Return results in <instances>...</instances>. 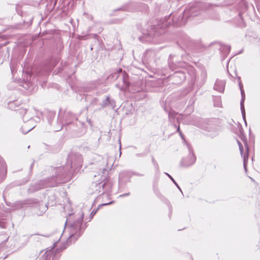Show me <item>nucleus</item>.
Here are the masks:
<instances>
[{
    "mask_svg": "<svg viewBox=\"0 0 260 260\" xmlns=\"http://www.w3.org/2000/svg\"><path fill=\"white\" fill-rule=\"evenodd\" d=\"M64 210L66 214L69 216L67 219L65 230L70 232L69 238L71 240L72 239H76L80 236L78 232L83 218V213L82 212L80 213L76 217V221L73 222L72 205L70 202L64 205Z\"/></svg>",
    "mask_w": 260,
    "mask_h": 260,
    "instance_id": "1",
    "label": "nucleus"
},
{
    "mask_svg": "<svg viewBox=\"0 0 260 260\" xmlns=\"http://www.w3.org/2000/svg\"><path fill=\"white\" fill-rule=\"evenodd\" d=\"M104 197H105V199H103L104 200H105L106 202H107V201H109L108 202H105V203H103L101 205H109L111 203H113V201H110L111 199H110V196H103Z\"/></svg>",
    "mask_w": 260,
    "mask_h": 260,
    "instance_id": "2",
    "label": "nucleus"
},
{
    "mask_svg": "<svg viewBox=\"0 0 260 260\" xmlns=\"http://www.w3.org/2000/svg\"><path fill=\"white\" fill-rule=\"evenodd\" d=\"M245 147H246V149L247 154H245L244 155V156H243L244 164H245L246 160L247 159V158H248V154H247V153H248V146H247V144L246 143H245Z\"/></svg>",
    "mask_w": 260,
    "mask_h": 260,
    "instance_id": "3",
    "label": "nucleus"
},
{
    "mask_svg": "<svg viewBox=\"0 0 260 260\" xmlns=\"http://www.w3.org/2000/svg\"><path fill=\"white\" fill-rule=\"evenodd\" d=\"M238 145H239V149H240L241 154V155H242L243 154V146H242L241 143H240L239 142H238Z\"/></svg>",
    "mask_w": 260,
    "mask_h": 260,
    "instance_id": "4",
    "label": "nucleus"
},
{
    "mask_svg": "<svg viewBox=\"0 0 260 260\" xmlns=\"http://www.w3.org/2000/svg\"><path fill=\"white\" fill-rule=\"evenodd\" d=\"M243 99L242 100V101H241V109H242L243 108Z\"/></svg>",
    "mask_w": 260,
    "mask_h": 260,
    "instance_id": "5",
    "label": "nucleus"
},
{
    "mask_svg": "<svg viewBox=\"0 0 260 260\" xmlns=\"http://www.w3.org/2000/svg\"><path fill=\"white\" fill-rule=\"evenodd\" d=\"M103 186V185L101 184H99L97 185V187L98 188H101V187Z\"/></svg>",
    "mask_w": 260,
    "mask_h": 260,
    "instance_id": "6",
    "label": "nucleus"
},
{
    "mask_svg": "<svg viewBox=\"0 0 260 260\" xmlns=\"http://www.w3.org/2000/svg\"><path fill=\"white\" fill-rule=\"evenodd\" d=\"M168 176H169V177L172 179V180L175 183V181L174 180V179L172 178V177L171 176H170L169 175H168Z\"/></svg>",
    "mask_w": 260,
    "mask_h": 260,
    "instance_id": "7",
    "label": "nucleus"
},
{
    "mask_svg": "<svg viewBox=\"0 0 260 260\" xmlns=\"http://www.w3.org/2000/svg\"><path fill=\"white\" fill-rule=\"evenodd\" d=\"M241 93L242 95V98H243V90L241 88Z\"/></svg>",
    "mask_w": 260,
    "mask_h": 260,
    "instance_id": "8",
    "label": "nucleus"
},
{
    "mask_svg": "<svg viewBox=\"0 0 260 260\" xmlns=\"http://www.w3.org/2000/svg\"><path fill=\"white\" fill-rule=\"evenodd\" d=\"M30 129H29L28 130H27V131H25V132H24V131H23V133H27L28 132H29Z\"/></svg>",
    "mask_w": 260,
    "mask_h": 260,
    "instance_id": "9",
    "label": "nucleus"
}]
</instances>
